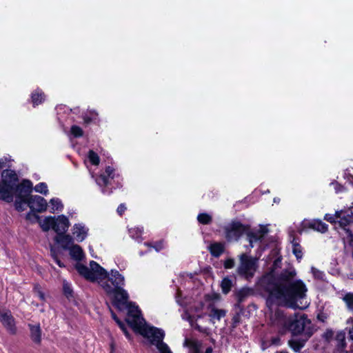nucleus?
<instances>
[{
    "instance_id": "nucleus-1",
    "label": "nucleus",
    "mask_w": 353,
    "mask_h": 353,
    "mask_svg": "<svg viewBox=\"0 0 353 353\" xmlns=\"http://www.w3.org/2000/svg\"><path fill=\"white\" fill-rule=\"evenodd\" d=\"M70 257L77 261L75 268L78 273L91 282H97L110 298L112 304L121 313L127 315L124 321H121L112 311V317L128 340H131L130 332L132 331V304L130 296L124 290V276L116 270L110 273L94 261L89 266L80 263L84 258L83 249L74 243L68 250Z\"/></svg>"
},
{
    "instance_id": "nucleus-2",
    "label": "nucleus",
    "mask_w": 353,
    "mask_h": 353,
    "mask_svg": "<svg viewBox=\"0 0 353 353\" xmlns=\"http://www.w3.org/2000/svg\"><path fill=\"white\" fill-rule=\"evenodd\" d=\"M296 272L293 269L283 272L277 276L275 269L264 275L260 281L261 287L269 293L267 303H285L293 308L304 309L308 303L304 299L307 288L300 281H294Z\"/></svg>"
},
{
    "instance_id": "nucleus-3",
    "label": "nucleus",
    "mask_w": 353,
    "mask_h": 353,
    "mask_svg": "<svg viewBox=\"0 0 353 353\" xmlns=\"http://www.w3.org/2000/svg\"><path fill=\"white\" fill-rule=\"evenodd\" d=\"M138 332L155 345L159 353H172L169 346L163 341L165 332L163 330L148 324L141 315V310L134 303V332Z\"/></svg>"
},
{
    "instance_id": "nucleus-4",
    "label": "nucleus",
    "mask_w": 353,
    "mask_h": 353,
    "mask_svg": "<svg viewBox=\"0 0 353 353\" xmlns=\"http://www.w3.org/2000/svg\"><path fill=\"white\" fill-rule=\"evenodd\" d=\"M220 296L216 293L208 294L204 297V301L198 305L188 307L185 309L184 314H182L183 319L188 321L191 324L203 316V311L210 317V320L214 323L215 321H219L225 316L226 312L215 307V304L219 301Z\"/></svg>"
},
{
    "instance_id": "nucleus-5",
    "label": "nucleus",
    "mask_w": 353,
    "mask_h": 353,
    "mask_svg": "<svg viewBox=\"0 0 353 353\" xmlns=\"http://www.w3.org/2000/svg\"><path fill=\"white\" fill-rule=\"evenodd\" d=\"M272 323L285 329H290L294 334L304 333L307 336L312 334L311 321L304 314H296L292 320L280 309L272 316Z\"/></svg>"
},
{
    "instance_id": "nucleus-6",
    "label": "nucleus",
    "mask_w": 353,
    "mask_h": 353,
    "mask_svg": "<svg viewBox=\"0 0 353 353\" xmlns=\"http://www.w3.org/2000/svg\"><path fill=\"white\" fill-rule=\"evenodd\" d=\"M103 194H110L114 189L121 186L122 178L111 166L105 168V172L95 179Z\"/></svg>"
},
{
    "instance_id": "nucleus-7",
    "label": "nucleus",
    "mask_w": 353,
    "mask_h": 353,
    "mask_svg": "<svg viewBox=\"0 0 353 353\" xmlns=\"http://www.w3.org/2000/svg\"><path fill=\"white\" fill-rule=\"evenodd\" d=\"M240 264L237 268L238 273L247 279L252 278L256 270V259L249 257L245 254L239 256Z\"/></svg>"
},
{
    "instance_id": "nucleus-8",
    "label": "nucleus",
    "mask_w": 353,
    "mask_h": 353,
    "mask_svg": "<svg viewBox=\"0 0 353 353\" xmlns=\"http://www.w3.org/2000/svg\"><path fill=\"white\" fill-rule=\"evenodd\" d=\"M246 232H248L246 226L239 221H232L225 228V238L228 241H237Z\"/></svg>"
},
{
    "instance_id": "nucleus-9",
    "label": "nucleus",
    "mask_w": 353,
    "mask_h": 353,
    "mask_svg": "<svg viewBox=\"0 0 353 353\" xmlns=\"http://www.w3.org/2000/svg\"><path fill=\"white\" fill-rule=\"evenodd\" d=\"M28 205L32 211L43 212L47 210L46 200L39 195H31L28 198Z\"/></svg>"
},
{
    "instance_id": "nucleus-10",
    "label": "nucleus",
    "mask_w": 353,
    "mask_h": 353,
    "mask_svg": "<svg viewBox=\"0 0 353 353\" xmlns=\"http://www.w3.org/2000/svg\"><path fill=\"white\" fill-rule=\"evenodd\" d=\"M71 232L74 241L81 243L88 237L89 228L83 223H77L72 227Z\"/></svg>"
},
{
    "instance_id": "nucleus-11",
    "label": "nucleus",
    "mask_w": 353,
    "mask_h": 353,
    "mask_svg": "<svg viewBox=\"0 0 353 353\" xmlns=\"http://www.w3.org/2000/svg\"><path fill=\"white\" fill-rule=\"evenodd\" d=\"M70 226L69 219L65 215L54 216L53 230L56 234L66 232Z\"/></svg>"
},
{
    "instance_id": "nucleus-12",
    "label": "nucleus",
    "mask_w": 353,
    "mask_h": 353,
    "mask_svg": "<svg viewBox=\"0 0 353 353\" xmlns=\"http://www.w3.org/2000/svg\"><path fill=\"white\" fill-rule=\"evenodd\" d=\"M32 190V183L29 180H23L19 184L16 183L14 188V194H15L16 199L27 198Z\"/></svg>"
},
{
    "instance_id": "nucleus-13",
    "label": "nucleus",
    "mask_w": 353,
    "mask_h": 353,
    "mask_svg": "<svg viewBox=\"0 0 353 353\" xmlns=\"http://www.w3.org/2000/svg\"><path fill=\"white\" fill-rule=\"evenodd\" d=\"M54 240L64 250H68L75 243L72 235L66 232L56 234Z\"/></svg>"
},
{
    "instance_id": "nucleus-14",
    "label": "nucleus",
    "mask_w": 353,
    "mask_h": 353,
    "mask_svg": "<svg viewBox=\"0 0 353 353\" xmlns=\"http://www.w3.org/2000/svg\"><path fill=\"white\" fill-rule=\"evenodd\" d=\"M303 229L311 228L317 232L324 233L327 230V225L320 220H304L302 223Z\"/></svg>"
},
{
    "instance_id": "nucleus-15",
    "label": "nucleus",
    "mask_w": 353,
    "mask_h": 353,
    "mask_svg": "<svg viewBox=\"0 0 353 353\" xmlns=\"http://www.w3.org/2000/svg\"><path fill=\"white\" fill-rule=\"evenodd\" d=\"M1 179L3 183L14 190L18 181V176L16 172L11 170H5L1 172Z\"/></svg>"
},
{
    "instance_id": "nucleus-16",
    "label": "nucleus",
    "mask_w": 353,
    "mask_h": 353,
    "mask_svg": "<svg viewBox=\"0 0 353 353\" xmlns=\"http://www.w3.org/2000/svg\"><path fill=\"white\" fill-rule=\"evenodd\" d=\"M267 232L268 229L265 226H260L257 230L248 232V239L250 246L253 247L254 243L261 241Z\"/></svg>"
},
{
    "instance_id": "nucleus-17",
    "label": "nucleus",
    "mask_w": 353,
    "mask_h": 353,
    "mask_svg": "<svg viewBox=\"0 0 353 353\" xmlns=\"http://www.w3.org/2000/svg\"><path fill=\"white\" fill-rule=\"evenodd\" d=\"M0 321L10 332H15L16 328L14 321L10 312L0 311Z\"/></svg>"
},
{
    "instance_id": "nucleus-18",
    "label": "nucleus",
    "mask_w": 353,
    "mask_h": 353,
    "mask_svg": "<svg viewBox=\"0 0 353 353\" xmlns=\"http://www.w3.org/2000/svg\"><path fill=\"white\" fill-rule=\"evenodd\" d=\"M14 198V190L3 182L0 183V199L12 202Z\"/></svg>"
},
{
    "instance_id": "nucleus-19",
    "label": "nucleus",
    "mask_w": 353,
    "mask_h": 353,
    "mask_svg": "<svg viewBox=\"0 0 353 353\" xmlns=\"http://www.w3.org/2000/svg\"><path fill=\"white\" fill-rule=\"evenodd\" d=\"M54 216H46L43 219L39 217L38 223L43 232H48L50 229L53 230Z\"/></svg>"
},
{
    "instance_id": "nucleus-20",
    "label": "nucleus",
    "mask_w": 353,
    "mask_h": 353,
    "mask_svg": "<svg viewBox=\"0 0 353 353\" xmlns=\"http://www.w3.org/2000/svg\"><path fill=\"white\" fill-rule=\"evenodd\" d=\"M210 253L215 257L219 256L225 250V244L222 243H212L208 247Z\"/></svg>"
},
{
    "instance_id": "nucleus-21",
    "label": "nucleus",
    "mask_w": 353,
    "mask_h": 353,
    "mask_svg": "<svg viewBox=\"0 0 353 353\" xmlns=\"http://www.w3.org/2000/svg\"><path fill=\"white\" fill-rule=\"evenodd\" d=\"M184 345L190 348L191 353H200L199 345L195 341L185 339ZM212 350L211 347H208L205 352V353H212Z\"/></svg>"
},
{
    "instance_id": "nucleus-22",
    "label": "nucleus",
    "mask_w": 353,
    "mask_h": 353,
    "mask_svg": "<svg viewBox=\"0 0 353 353\" xmlns=\"http://www.w3.org/2000/svg\"><path fill=\"white\" fill-rule=\"evenodd\" d=\"M50 212H61L63 209V205L59 198H52L50 200Z\"/></svg>"
},
{
    "instance_id": "nucleus-23",
    "label": "nucleus",
    "mask_w": 353,
    "mask_h": 353,
    "mask_svg": "<svg viewBox=\"0 0 353 353\" xmlns=\"http://www.w3.org/2000/svg\"><path fill=\"white\" fill-rule=\"evenodd\" d=\"M32 103L34 106L38 105L45 100L43 92L41 90H36L31 95Z\"/></svg>"
},
{
    "instance_id": "nucleus-24",
    "label": "nucleus",
    "mask_w": 353,
    "mask_h": 353,
    "mask_svg": "<svg viewBox=\"0 0 353 353\" xmlns=\"http://www.w3.org/2000/svg\"><path fill=\"white\" fill-rule=\"evenodd\" d=\"M31 338L35 343L41 341V330L39 325L30 326Z\"/></svg>"
},
{
    "instance_id": "nucleus-25",
    "label": "nucleus",
    "mask_w": 353,
    "mask_h": 353,
    "mask_svg": "<svg viewBox=\"0 0 353 353\" xmlns=\"http://www.w3.org/2000/svg\"><path fill=\"white\" fill-rule=\"evenodd\" d=\"M14 205L19 212L24 211L28 207V198L16 199Z\"/></svg>"
},
{
    "instance_id": "nucleus-26",
    "label": "nucleus",
    "mask_w": 353,
    "mask_h": 353,
    "mask_svg": "<svg viewBox=\"0 0 353 353\" xmlns=\"http://www.w3.org/2000/svg\"><path fill=\"white\" fill-rule=\"evenodd\" d=\"M88 161L93 165H98L100 161L98 154L92 150H90L88 152Z\"/></svg>"
},
{
    "instance_id": "nucleus-27",
    "label": "nucleus",
    "mask_w": 353,
    "mask_h": 353,
    "mask_svg": "<svg viewBox=\"0 0 353 353\" xmlns=\"http://www.w3.org/2000/svg\"><path fill=\"white\" fill-rule=\"evenodd\" d=\"M232 281L229 278H224L221 283L223 292L224 294H228L232 288Z\"/></svg>"
},
{
    "instance_id": "nucleus-28",
    "label": "nucleus",
    "mask_w": 353,
    "mask_h": 353,
    "mask_svg": "<svg viewBox=\"0 0 353 353\" xmlns=\"http://www.w3.org/2000/svg\"><path fill=\"white\" fill-rule=\"evenodd\" d=\"M34 190H35V192H39L40 194L46 195V196L48 194V185L46 183H43V182L37 184L34 186Z\"/></svg>"
},
{
    "instance_id": "nucleus-29",
    "label": "nucleus",
    "mask_w": 353,
    "mask_h": 353,
    "mask_svg": "<svg viewBox=\"0 0 353 353\" xmlns=\"http://www.w3.org/2000/svg\"><path fill=\"white\" fill-rule=\"evenodd\" d=\"M345 332H340L337 333V334L336 336V340L338 342L339 347L341 349H343L345 346Z\"/></svg>"
},
{
    "instance_id": "nucleus-30",
    "label": "nucleus",
    "mask_w": 353,
    "mask_h": 353,
    "mask_svg": "<svg viewBox=\"0 0 353 353\" xmlns=\"http://www.w3.org/2000/svg\"><path fill=\"white\" fill-rule=\"evenodd\" d=\"M292 252L297 259H301L303 256L302 250L299 244L296 242L292 243Z\"/></svg>"
},
{
    "instance_id": "nucleus-31",
    "label": "nucleus",
    "mask_w": 353,
    "mask_h": 353,
    "mask_svg": "<svg viewBox=\"0 0 353 353\" xmlns=\"http://www.w3.org/2000/svg\"><path fill=\"white\" fill-rule=\"evenodd\" d=\"M98 114L95 111H90L89 115L86 113L83 116V121L85 123H90V122L95 121L97 118Z\"/></svg>"
},
{
    "instance_id": "nucleus-32",
    "label": "nucleus",
    "mask_w": 353,
    "mask_h": 353,
    "mask_svg": "<svg viewBox=\"0 0 353 353\" xmlns=\"http://www.w3.org/2000/svg\"><path fill=\"white\" fill-rule=\"evenodd\" d=\"M197 219L202 224H208L211 221L212 217L208 214L202 213L198 215Z\"/></svg>"
},
{
    "instance_id": "nucleus-33",
    "label": "nucleus",
    "mask_w": 353,
    "mask_h": 353,
    "mask_svg": "<svg viewBox=\"0 0 353 353\" xmlns=\"http://www.w3.org/2000/svg\"><path fill=\"white\" fill-rule=\"evenodd\" d=\"M70 132L74 137H82L83 134V130L77 125H72L71 127Z\"/></svg>"
},
{
    "instance_id": "nucleus-34",
    "label": "nucleus",
    "mask_w": 353,
    "mask_h": 353,
    "mask_svg": "<svg viewBox=\"0 0 353 353\" xmlns=\"http://www.w3.org/2000/svg\"><path fill=\"white\" fill-rule=\"evenodd\" d=\"M343 300L345 302L347 307L350 310H353V294H352V293L347 294L343 297Z\"/></svg>"
},
{
    "instance_id": "nucleus-35",
    "label": "nucleus",
    "mask_w": 353,
    "mask_h": 353,
    "mask_svg": "<svg viewBox=\"0 0 353 353\" xmlns=\"http://www.w3.org/2000/svg\"><path fill=\"white\" fill-rule=\"evenodd\" d=\"M324 219L331 223H338V215H337V211L334 214H326L324 216Z\"/></svg>"
},
{
    "instance_id": "nucleus-36",
    "label": "nucleus",
    "mask_w": 353,
    "mask_h": 353,
    "mask_svg": "<svg viewBox=\"0 0 353 353\" xmlns=\"http://www.w3.org/2000/svg\"><path fill=\"white\" fill-rule=\"evenodd\" d=\"M26 219L30 221V222H39V216L35 213V212L32 211L28 212L26 214Z\"/></svg>"
},
{
    "instance_id": "nucleus-37",
    "label": "nucleus",
    "mask_w": 353,
    "mask_h": 353,
    "mask_svg": "<svg viewBox=\"0 0 353 353\" xmlns=\"http://www.w3.org/2000/svg\"><path fill=\"white\" fill-rule=\"evenodd\" d=\"M51 256L52 259H54V262L60 267L63 268L65 267V265L63 262L61 261V260L58 258L57 254H56L55 251L53 249H51Z\"/></svg>"
},
{
    "instance_id": "nucleus-38",
    "label": "nucleus",
    "mask_w": 353,
    "mask_h": 353,
    "mask_svg": "<svg viewBox=\"0 0 353 353\" xmlns=\"http://www.w3.org/2000/svg\"><path fill=\"white\" fill-rule=\"evenodd\" d=\"M311 272L315 278L323 279L324 277V273L314 268H312Z\"/></svg>"
},
{
    "instance_id": "nucleus-39",
    "label": "nucleus",
    "mask_w": 353,
    "mask_h": 353,
    "mask_svg": "<svg viewBox=\"0 0 353 353\" xmlns=\"http://www.w3.org/2000/svg\"><path fill=\"white\" fill-rule=\"evenodd\" d=\"M234 266V261L232 259H228L224 262V267L226 269L232 268Z\"/></svg>"
},
{
    "instance_id": "nucleus-40",
    "label": "nucleus",
    "mask_w": 353,
    "mask_h": 353,
    "mask_svg": "<svg viewBox=\"0 0 353 353\" xmlns=\"http://www.w3.org/2000/svg\"><path fill=\"white\" fill-rule=\"evenodd\" d=\"M127 210V208L124 203L120 204L117 210V212L119 216H122Z\"/></svg>"
},
{
    "instance_id": "nucleus-41",
    "label": "nucleus",
    "mask_w": 353,
    "mask_h": 353,
    "mask_svg": "<svg viewBox=\"0 0 353 353\" xmlns=\"http://www.w3.org/2000/svg\"><path fill=\"white\" fill-rule=\"evenodd\" d=\"M63 291L65 292V294L67 295V296H69V295H71L72 294V289L70 288V285L68 283H63Z\"/></svg>"
},
{
    "instance_id": "nucleus-42",
    "label": "nucleus",
    "mask_w": 353,
    "mask_h": 353,
    "mask_svg": "<svg viewBox=\"0 0 353 353\" xmlns=\"http://www.w3.org/2000/svg\"><path fill=\"white\" fill-rule=\"evenodd\" d=\"M165 247V245L163 243V241H159V242H157L154 245H153V248H154V250L156 251H160L162 249H163Z\"/></svg>"
},
{
    "instance_id": "nucleus-43",
    "label": "nucleus",
    "mask_w": 353,
    "mask_h": 353,
    "mask_svg": "<svg viewBox=\"0 0 353 353\" xmlns=\"http://www.w3.org/2000/svg\"><path fill=\"white\" fill-rule=\"evenodd\" d=\"M181 296V291H178L177 292V294H176V301L179 304L181 305H183V306H186V302L185 301H182L180 300L179 297Z\"/></svg>"
},
{
    "instance_id": "nucleus-44",
    "label": "nucleus",
    "mask_w": 353,
    "mask_h": 353,
    "mask_svg": "<svg viewBox=\"0 0 353 353\" xmlns=\"http://www.w3.org/2000/svg\"><path fill=\"white\" fill-rule=\"evenodd\" d=\"M142 228H136V230H135V232H136V235H137L138 234H141L142 233Z\"/></svg>"
},
{
    "instance_id": "nucleus-45",
    "label": "nucleus",
    "mask_w": 353,
    "mask_h": 353,
    "mask_svg": "<svg viewBox=\"0 0 353 353\" xmlns=\"http://www.w3.org/2000/svg\"><path fill=\"white\" fill-rule=\"evenodd\" d=\"M76 212H69V216L70 218H75L76 217Z\"/></svg>"
},
{
    "instance_id": "nucleus-46",
    "label": "nucleus",
    "mask_w": 353,
    "mask_h": 353,
    "mask_svg": "<svg viewBox=\"0 0 353 353\" xmlns=\"http://www.w3.org/2000/svg\"><path fill=\"white\" fill-rule=\"evenodd\" d=\"M281 263V260L279 259H277L274 261V266L276 267L279 265V264Z\"/></svg>"
},
{
    "instance_id": "nucleus-47",
    "label": "nucleus",
    "mask_w": 353,
    "mask_h": 353,
    "mask_svg": "<svg viewBox=\"0 0 353 353\" xmlns=\"http://www.w3.org/2000/svg\"><path fill=\"white\" fill-rule=\"evenodd\" d=\"M279 343V339L275 338L272 340V344L277 345Z\"/></svg>"
},
{
    "instance_id": "nucleus-48",
    "label": "nucleus",
    "mask_w": 353,
    "mask_h": 353,
    "mask_svg": "<svg viewBox=\"0 0 353 353\" xmlns=\"http://www.w3.org/2000/svg\"><path fill=\"white\" fill-rule=\"evenodd\" d=\"M350 336L353 340V327L349 331Z\"/></svg>"
},
{
    "instance_id": "nucleus-49",
    "label": "nucleus",
    "mask_w": 353,
    "mask_h": 353,
    "mask_svg": "<svg viewBox=\"0 0 353 353\" xmlns=\"http://www.w3.org/2000/svg\"><path fill=\"white\" fill-rule=\"evenodd\" d=\"M39 296H40L41 299H44V295L42 293H39Z\"/></svg>"
},
{
    "instance_id": "nucleus-50",
    "label": "nucleus",
    "mask_w": 353,
    "mask_h": 353,
    "mask_svg": "<svg viewBox=\"0 0 353 353\" xmlns=\"http://www.w3.org/2000/svg\"><path fill=\"white\" fill-rule=\"evenodd\" d=\"M61 108H62V107H61V106L58 107V108H57V112H59V110H61Z\"/></svg>"
},
{
    "instance_id": "nucleus-51",
    "label": "nucleus",
    "mask_w": 353,
    "mask_h": 353,
    "mask_svg": "<svg viewBox=\"0 0 353 353\" xmlns=\"http://www.w3.org/2000/svg\"><path fill=\"white\" fill-rule=\"evenodd\" d=\"M128 232H129V234H130V228H128ZM130 236H132L131 234H130Z\"/></svg>"
},
{
    "instance_id": "nucleus-52",
    "label": "nucleus",
    "mask_w": 353,
    "mask_h": 353,
    "mask_svg": "<svg viewBox=\"0 0 353 353\" xmlns=\"http://www.w3.org/2000/svg\"><path fill=\"white\" fill-rule=\"evenodd\" d=\"M301 346H298L296 350L300 349Z\"/></svg>"
},
{
    "instance_id": "nucleus-53",
    "label": "nucleus",
    "mask_w": 353,
    "mask_h": 353,
    "mask_svg": "<svg viewBox=\"0 0 353 353\" xmlns=\"http://www.w3.org/2000/svg\"><path fill=\"white\" fill-rule=\"evenodd\" d=\"M345 353H347V352H345Z\"/></svg>"
}]
</instances>
